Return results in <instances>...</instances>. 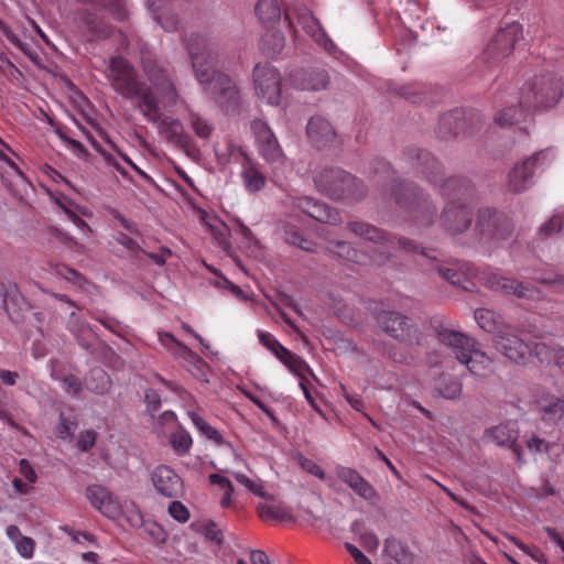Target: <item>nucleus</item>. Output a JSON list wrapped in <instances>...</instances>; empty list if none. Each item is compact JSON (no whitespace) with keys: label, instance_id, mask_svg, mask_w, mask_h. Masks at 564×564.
<instances>
[{"label":"nucleus","instance_id":"33","mask_svg":"<svg viewBox=\"0 0 564 564\" xmlns=\"http://www.w3.org/2000/svg\"><path fill=\"white\" fill-rule=\"evenodd\" d=\"M542 419L550 423H557L564 417V393L561 395H546L540 403Z\"/></svg>","mask_w":564,"mask_h":564},{"label":"nucleus","instance_id":"64","mask_svg":"<svg viewBox=\"0 0 564 564\" xmlns=\"http://www.w3.org/2000/svg\"><path fill=\"white\" fill-rule=\"evenodd\" d=\"M284 236H285V241L289 245L296 246L299 242H301V238L303 237V234L297 227H295L293 225H286L284 227Z\"/></svg>","mask_w":564,"mask_h":564},{"label":"nucleus","instance_id":"47","mask_svg":"<svg viewBox=\"0 0 564 564\" xmlns=\"http://www.w3.org/2000/svg\"><path fill=\"white\" fill-rule=\"evenodd\" d=\"M392 243L388 245V248H393L394 246L398 247L399 250H402L408 253H421L424 257H426L429 260L432 258V254L426 251L424 248H421L416 241L409 239L406 237H397L392 236Z\"/></svg>","mask_w":564,"mask_h":564},{"label":"nucleus","instance_id":"13","mask_svg":"<svg viewBox=\"0 0 564 564\" xmlns=\"http://www.w3.org/2000/svg\"><path fill=\"white\" fill-rule=\"evenodd\" d=\"M142 69L159 96L170 105H175L178 98L171 74L156 58L150 54L141 57Z\"/></svg>","mask_w":564,"mask_h":564},{"label":"nucleus","instance_id":"28","mask_svg":"<svg viewBox=\"0 0 564 564\" xmlns=\"http://www.w3.org/2000/svg\"><path fill=\"white\" fill-rule=\"evenodd\" d=\"M78 15L89 42L105 40L112 35L113 28L99 19L95 12L82 10Z\"/></svg>","mask_w":564,"mask_h":564},{"label":"nucleus","instance_id":"31","mask_svg":"<svg viewBox=\"0 0 564 564\" xmlns=\"http://www.w3.org/2000/svg\"><path fill=\"white\" fill-rule=\"evenodd\" d=\"M348 229L358 237L364 238L373 243L387 246L392 243V235H389L381 228H378L365 221H350L347 225Z\"/></svg>","mask_w":564,"mask_h":564},{"label":"nucleus","instance_id":"53","mask_svg":"<svg viewBox=\"0 0 564 564\" xmlns=\"http://www.w3.org/2000/svg\"><path fill=\"white\" fill-rule=\"evenodd\" d=\"M171 442L175 452L180 455H184L191 448L192 437L186 432H177L172 434Z\"/></svg>","mask_w":564,"mask_h":564},{"label":"nucleus","instance_id":"35","mask_svg":"<svg viewBox=\"0 0 564 564\" xmlns=\"http://www.w3.org/2000/svg\"><path fill=\"white\" fill-rule=\"evenodd\" d=\"M463 384L460 380L452 375H441L434 382V391L442 398L448 400L458 399L462 394Z\"/></svg>","mask_w":564,"mask_h":564},{"label":"nucleus","instance_id":"36","mask_svg":"<svg viewBox=\"0 0 564 564\" xmlns=\"http://www.w3.org/2000/svg\"><path fill=\"white\" fill-rule=\"evenodd\" d=\"M431 264L429 269L436 272L443 280L447 281L454 286L466 289L463 284L467 279L466 275L453 267H447L441 262L436 256H432L430 259Z\"/></svg>","mask_w":564,"mask_h":564},{"label":"nucleus","instance_id":"16","mask_svg":"<svg viewBox=\"0 0 564 564\" xmlns=\"http://www.w3.org/2000/svg\"><path fill=\"white\" fill-rule=\"evenodd\" d=\"M185 42L195 76H198L199 72L214 67L217 52L216 44L210 39L198 32H192Z\"/></svg>","mask_w":564,"mask_h":564},{"label":"nucleus","instance_id":"5","mask_svg":"<svg viewBox=\"0 0 564 564\" xmlns=\"http://www.w3.org/2000/svg\"><path fill=\"white\" fill-rule=\"evenodd\" d=\"M314 182L319 192L332 199L358 202L367 195L364 182L340 167H326Z\"/></svg>","mask_w":564,"mask_h":564},{"label":"nucleus","instance_id":"48","mask_svg":"<svg viewBox=\"0 0 564 564\" xmlns=\"http://www.w3.org/2000/svg\"><path fill=\"white\" fill-rule=\"evenodd\" d=\"M297 23L311 36L315 37L321 32V24L313 13L306 9L297 12Z\"/></svg>","mask_w":564,"mask_h":564},{"label":"nucleus","instance_id":"63","mask_svg":"<svg viewBox=\"0 0 564 564\" xmlns=\"http://www.w3.org/2000/svg\"><path fill=\"white\" fill-rule=\"evenodd\" d=\"M156 20L167 32H173L177 29L178 19L175 14H161L156 17Z\"/></svg>","mask_w":564,"mask_h":564},{"label":"nucleus","instance_id":"23","mask_svg":"<svg viewBox=\"0 0 564 564\" xmlns=\"http://www.w3.org/2000/svg\"><path fill=\"white\" fill-rule=\"evenodd\" d=\"M155 491L165 498H178L184 494L182 478L169 466H158L151 474Z\"/></svg>","mask_w":564,"mask_h":564},{"label":"nucleus","instance_id":"58","mask_svg":"<svg viewBox=\"0 0 564 564\" xmlns=\"http://www.w3.org/2000/svg\"><path fill=\"white\" fill-rule=\"evenodd\" d=\"M18 553L24 558H31L34 554L35 542L29 536H22L14 544Z\"/></svg>","mask_w":564,"mask_h":564},{"label":"nucleus","instance_id":"2","mask_svg":"<svg viewBox=\"0 0 564 564\" xmlns=\"http://www.w3.org/2000/svg\"><path fill=\"white\" fill-rule=\"evenodd\" d=\"M375 317L380 329L404 347L403 349L390 348L389 357L398 364H414L416 358L412 350L421 347L424 341V335L419 326L409 316L398 311L380 310Z\"/></svg>","mask_w":564,"mask_h":564},{"label":"nucleus","instance_id":"8","mask_svg":"<svg viewBox=\"0 0 564 564\" xmlns=\"http://www.w3.org/2000/svg\"><path fill=\"white\" fill-rule=\"evenodd\" d=\"M196 78L226 113L231 115L239 111L240 93L227 74L212 67L199 72Z\"/></svg>","mask_w":564,"mask_h":564},{"label":"nucleus","instance_id":"40","mask_svg":"<svg viewBox=\"0 0 564 564\" xmlns=\"http://www.w3.org/2000/svg\"><path fill=\"white\" fill-rule=\"evenodd\" d=\"M254 11L263 23L275 22L281 17V9L276 0H258Z\"/></svg>","mask_w":564,"mask_h":564},{"label":"nucleus","instance_id":"51","mask_svg":"<svg viewBox=\"0 0 564 564\" xmlns=\"http://www.w3.org/2000/svg\"><path fill=\"white\" fill-rule=\"evenodd\" d=\"M189 122L195 134L202 139L207 140L213 131L212 124L200 117L198 113L192 112L189 115Z\"/></svg>","mask_w":564,"mask_h":564},{"label":"nucleus","instance_id":"41","mask_svg":"<svg viewBox=\"0 0 564 564\" xmlns=\"http://www.w3.org/2000/svg\"><path fill=\"white\" fill-rule=\"evenodd\" d=\"M188 416L192 420L193 424L197 427V430L206 436L208 440L215 442L217 445H224L229 443H226L220 434V432L208 424L199 414H197L194 411L188 412Z\"/></svg>","mask_w":564,"mask_h":564},{"label":"nucleus","instance_id":"6","mask_svg":"<svg viewBox=\"0 0 564 564\" xmlns=\"http://www.w3.org/2000/svg\"><path fill=\"white\" fill-rule=\"evenodd\" d=\"M562 96V78L553 73H544L535 75L523 84L520 89V104L532 110L550 109L560 101Z\"/></svg>","mask_w":564,"mask_h":564},{"label":"nucleus","instance_id":"20","mask_svg":"<svg viewBox=\"0 0 564 564\" xmlns=\"http://www.w3.org/2000/svg\"><path fill=\"white\" fill-rule=\"evenodd\" d=\"M0 303L11 322L20 324L25 321L26 313L31 310L30 303L22 295L15 283L6 285L0 282Z\"/></svg>","mask_w":564,"mask_h":564},{"label":"nucleus","instance_id":"42","mask_svg":"<svg viewBox=\"0 0 564 564\" xmlns=\"http://www.w3.org/2000/svg\"><path fill=\"white\" fill-rule=\"evenodd\" d=\"M246 188L249 192H259L265 186L264 175L257 169L253 163L245 166L241 173Z\"/></svg>","mask_w":564,"mask_h":564},{"label":"nucleus","instance_id":"38","mask_svg":"<svg viewBox=\"0 0 564 564\" xmlns=\"http://www.w3.org/2000/svg\"><path fill=\"white\" fill-rule=\"evenodd\" d=\"M531 111V108L523 107L519 102L518 106H511L501 110L495 120L502 128L510 127L521 122Z\"/></svg>","mask_w":564,"mask_h":564},{"label":"nucleus","instance_id":"24","mask_svg":"<svg viewBox=\"0 0 564 564\" xmlns=\"http://www.w3.org/2000/svg\"><path fill=\"white\" fill-rule=\"evenodd\" d=\"M440 194L448 202L466 203L474 197L476 189L474 184L463 176H443V180L435 185Z\"/></svg>","mask_w":564,"mask_h":564},{"label":"nucleus","instance_id":"18","mask_svg":"<svg viewBox=\"0 0 564 564\" xmlns=\"http://www.w3.org/2000/svg\"><path fill=\"white\" fill-rule=\"evenodd\" d=\"M440 226L449 235L456 236L469 229L473 210L466 203L447 202L438 217Z\"/></svg>","mask_w":564,"mask_h":564},{"label":"nucleus","instance_id":"49","mask_svg":"<svg viewBox=\"0 0 564 564\" xmlns=\"http://www.w3.org/2000/svg\"><path fill=\"white\" fill-rule=\"evenodd\" d=\"M564 228V215L556 214L546 223L540 226L538 236L540 239H546L554 234L560 232Z\"/></svg>","mask_w":564,"mask_h":564},{"label":"nucleus","instance_id":"1","mask_svg":"<svg viewBox=\"0 0 564 564\" xmlns=\"http://www.w3.org/2000/svg\"><path fill=\"white\" fill-rule=\"evenodd\" d=\"M105 74L112 89L122 98L137 100L135 108L148 121L156 122L161 119L159 98L151 86L139 79L137 70L126 58L111 57Z\"/></svg>","mask_w":564,"mask_h":564},{"label":"nucleus","instance_id":"7","mask_svg":"<svg viewBox=\"0 0 564 564\" xmlns=\"http://www.w3.org/2000/svg\"><path fill=\"white\" fill-rule=\"evenodd\" d=\"M196 78L226 113L231 115L239 111L240 93L227 74L212 67L199 72Z\"/></svg>","mask_w":564,"mask_h":564},{"label":"nucleus","instance_id":"60","mask_svg":"<svg viewBox=\"0 0 564 564\" xmlns=\"http://www.w3.org/2000/svg\"><path fill=\"white\" fill-rule=\"evenodd\" d=\"M96 436L97 433L93 430L82 432L77 441V447L83 452L89 451L95 445Z\"/></svg>","mask_w":564,"mask_h":564},{"label":"nucleus","instance_id":"62","mask_svg":"<svg viewBox=\"0 0 564 564\" xmlns=\"http://www.w3.org/2000/svg\"><path fill=\"white\" fill-rule=\"evenodd\" d=\"M300 462L302 468L306 470L308 474L314 475L319 479L325 478V471L312 459L301 456Z\"/></svg>","mask_w":564,"mask_h":564},{"label":"nucleus","instance_id":"25","mask_svg":"<svg viewBox=\"0 0 564 564\" xmlns=\"http://www.w3.org/2000/svg\"><path fill=\"white\" fill-rule=\"evenodd\" d=\"M296 206L318 223L332 226L341 223L340 214L336 208L330 207L326 203L315 200L312 197L304 196L297 198Z\"/></svg>","mask_w":564,"mask_h":564},{"label":"nucleus","instance_id":"11","mask_svg":"<svg viewBox=\"0 0 564 564\" xmlns=\"http://www.w3.org/2000/svg\"><path fill=\"white\" fill-rule=\"evenodd\" d=\"M479 122V115L473 111L466 112L464 110L454 109L440 118L435 132L440 140L449 141L459 135L473 134L478 129L476 126Z\"/></svg>","mask_w":564,"mask_h":564},{"label":"nucleus","instance_id":"3","mask_svg":"<svg viewBox=\"0 0 564 564\" xmlns=\"http://www.w3.org/2000/svg\"><path fill=\"white\" fill-rule=\"evenodd\" d=\"M394 203L423 227L432 226L438 217L437 206L430 194L417 184L403 178H394L390 187Z\"/></svg>","mask_w":564,"mask_h":564},{"label":"nucleus","instance_id":"27","mask_svg":"<svg viewBox=\"0 0 564 564\" xmlns=\"http://www.w3.org/2000/svg\"><path fill=\"white\" fill-rule=\"evenodd\" d=\"M306 134L313 145L318 149L333 144L336 139V131L330 122L319 116H314L308 120Z\"/></svg>","mask_w":564,"mask_h":564},{"label":"nucleus","instance_id":"21","mask_svg":"<svg viewBox=\"0 0 564 564\" xmlns=\"http://www.w3.org/2000/svg\"><path fill=\"white\" fill-rule=\"evenodd\" d=\"M486 284L492 291L501 292L503 294H512L518 299L535 301L542 297V292L538 288L518 281L513 278L491 274L487 278Z\"/></svg>","mask_w":564,"mask_h":564},{"label":"nucleus","instance_id":"9","mask_svg":"<svg viewBox=\"0 0 564 564\" xmlns=\"http://www.w3.org/2000/svg\"><path fill=\"white\" fill-rule=\"evenodd\" d=\"M196 78L226 113L231 115L239 111L240 93L227 74L212 67L199 72Z\"/></svg>","mask_w":564,"mask_h":564},{"label":"nucleus","instance_id":"34","mask_svg":"<svg viewBox=\"0 0 564 564\" xmlns=\"http://www.w3.org/2000/svg\"><path fill=\"white\" fill-rule=\"evenodd\" d=\"M478 326L487 333L498 335L507 324H505L501 315L495 311L487 308H477L474 313Z\"/></svg>","mask_w":564,"mask_h":564},{"label":"nucleus","instance_id":"39","mask_svg":"<svg viewBox=\"0 0 564 564\" xmlns=\"http://www.w3.org/2000/svg\"><path fill=\"white\" fill-rule=\"evenodd\" d=\"M86 388L96 394H104L111 388L110 377L104 369L93 368L86 379Z\"/></svg>","mask_w":564,"mask_h":564},{"label":"nucleus","instance_id":"45","mask_svg":"<svg viewBox=\"0 0 564 564\" xmlns=\"http://www.w3.org/2000/svg\"><path fill=\"white\" fill-rule=\"evenodd\" d=\"M2 34L6 36V39L12 44L14 45L17 48H19L21 52H23L34 64L39 65L40 64V61H41V57L40 55L31 50V47L29 46V44L22 42L18 36L17 34L9 28V25L7 24L2 30H1Z\"/></svg>","mask_w":564,"mask_h":564},{"label":"nucleus","instance_id":"14","mask_svg":"<svg viewBox=\"0 0 564 564\" xmlns=\"http://www.w3.org/2000/svg\"><path fill=\"white\" fill-rule=\"evenodd\" d=\"M492 345L505 358L518 365H525L532 356L531 344L518 336L510 325L494 336Z\"/></svg>","mask_w":564,"mask_h":564},{"label":"nucleus","instance_id":"12","mask_svg":"<svg viewBox=\"0 0 564 564\" xmlns=\"http://www.w3.org/2000/svg\"><path fill=\"white\" fill-rule=\"evenodd\" d=\"M402 159L430 184H438L445 175L443 164L427 150L415 145L406 147L402 151Z\"/></svg>","mask_w":564,"mask_h":564},{"label":"nucleus","instance_id":"52","mask_svg":"<svg viewBox=\"0 0 564 564\" xmlns=\"http://www.w3.org/2000/svg\"><path fill=\"white\" fill-rule=\"evenodd\" d=\"M258 337L260 343L269 350H271L278 359L281 358V355L286 354L289 350L269 333L259 332Z\"/></svg>","mask_w":564,"mask_h":564},{"label":"nucleus","instance_id":"55","mask_svg":"<svg viewBox=\"0 0 564 564\" xmlns=\"http://www.w3.org/2000/svg\"><path fill=\"white\" fill-rule=\"evenodd\" d=\"M334 252L349 261H355L358 254L357 250L349 242L340 240L334 242Z\"/></svg>","mask_w":564,"mask_h":564},{"label":"nucleus","instance_id":"37","mask_svg":"<svg viewBox=\"0 0 564 564\" xmlns=\"http://www.w3.org/2000/svg\"><path fill=\"white\" fill-rule=\"evenodd\" d=\"M162 133L166 139L180 147H186L188 144V137L184 133L182 123L178 120L164 118L160 122Z\"/></svg>","mask_w":564,"mask_h":564},{"label":"nucleus","instance_id":"22","mask_svg":"<svg viewBox=\"0 0 564 564\" xmlns=\"http://www.w3.org/2000/svg\"><path fill=\"white\" fill-rule=\"evenodd\" d=\"M545 151H539L517 164L509 173V188L513 193H521L532 184L535 167L544 164Z\"/></svg>","mask_w":564,"mask_h":564},{"label":"nucleus","instance_id":"26","mask_svg":"<svg viewBox=\"0 0 564 564\" xmlns=\"http://www.w3.org/2000/svg\"><path fill=\"white\" fill-rule=\"evenodd\" d=\"M291 79L302 90H322L329 83L328 73L323 68L297 69L291 74Z\"/></svg>","mask_w":564,"mask_h":564},{"label":"nucleus","instance_id":"44","mask_svg":"<svg viewBox=\"0 0 564 564\" xmlns=\"http://www.w3.org/2000/svg\"><path fill=\"white\" fill-rule=\"evenodd\" d=\"M2 34L6 36V39L12 44L14 45L17 48H19L21 52H23L34 64L39 65L40 64V61H41V57L40 55L31 50V47L29 46V44L22 42L18 36L17 34L9 28V25L7 24L2 30H1Z\"/></svg>","mask_w":564,"mask_h":564},{"label":"nucleus","instance_id":"43","mask_svg":"<svg viewBox=\"0 0 564 564\" xmlns=\"http://www.w3.org/2000/svg\"><path fill=\"white\" fill-rule=\"evenodd\" d=\"M258 513L262 520L294 521L286 508L275 505L259 503Z\"/></svg>","mask_w":564,"mask_h":564},{"label":"nucleus","instance_id":"30","mask_svg":"<svg viewBox=\"0 0 564 564\" xmlns=\"http://www.w3.org/2000/svg\"><path fill=\"white\" fill-rule=\"evenodd\" d=\"M86 497L91 506L106 517H115L119 511L118 503L113 500L112 495L100 485L88 486Z\"/></svg>","mask_w":564,"mask_h":564},{"label":"nucleus","instance_id":"50","mask_svg":"<svg viewBox=\"0 0 564 564\" xmlns=\"http://www.w3.org/2000/svg\"><path fill=\"white\" fill-rule=\"evenodd\" d=\"M279 360L283 362L292 372L300 377L303 376V371L305 369H308L305 361L300 356L293 354L290 350H288L286 354L281 355Z\"/></svg>","mask_w":564,"mask_h":564},{"label":"nucleus","instance_id":"17","mask_svg":"<svg viewBox=\"0 0 564 564\" xmlns=\"http://www.w3.org/2000/svg\"><path fill=\"white\" fill-rule=\"evenodd\" d=\"M253 83L259 98L272 106L280 104L281 75L275 67L269 64L256 65L253 68Z\"/></svg>","mask_w":564,"mask_h":564},{"label":"nucleus","instance_id":"56","mask_svg":"<svg viewBox=\"0 0 564 564\" xmlns=\"http://www.w3.org/2000/svg\"><path fill=\"white\" fill-rule=\"evenodd\" d=\"M232 476L235 477V479L243 485L249 491H251L252 494L259 496V497H262V498H268L269 496L263 491L262 487L254 484L249 477H247L246 475L241 474V473H232Z\"/></svg>","mask_w":564,"mask_h":564},{"label":"nucleus","instance_id":"29","mask_svg":"<svg viewBox=\"0 0 564 564\" xmlns=\"http://www.w3.org/2000/svg\"><path fill=\"white\" fill-rule=\"evenodd\" d=\"M338 478L344 481L359 497L372 501L378 498L376 489L355 469L341 467L337 471Z\"/></svg>","mask_w":564,"mask_h":564},{"label":"nucleus","instance_id":"57","mask_svg":"<svg viewBox=\"0 0 564 564\" xmlns=\"http://www.w3.org/2000/svg\"><path fill=\"white\" fill-rule=\"evenodd\" d=\"M384 552L395 562H401L403 556V549L400 542L394 538H387L384 540Z\"/></svg>","mask_w":564,"mask_h":564},{"label":"nucleus","instance_id":"32","mask_svg":"<svg viewBox=\"0 0 564 564\" xmlns=\"http://www.w3.org/2000/svg\"><path fill=\"white\" fill-rule=\"evenodd\" d=\"M487 435L498 446L510 447L514 453L520 454L519 448L516 446L518 431L514 429L513 424L496 425L487 430Z\"/></svg>","mask_w":564,"mask_h":564},{"label":"nucleus","instance_id":"54","mask_svg":"<svg viewBox=\"0 0 564 564\" xmlns=\"http://www.w3.org/2000/svg\"><path fill=\"white\" fill-rule=\"evenodd\" d=\"M169 514L176 521L185 523L189 519L188 509L178 500H174L167 508Z\"/></svg>","mask_w":564,"mask_h":564},{"label":"nucleus","instance_id":"4","mask_svg":"<svg viewBox=\"0 0 564 564\" xmlns=\"http://www.w3.org/2000/svg\"><path fill=\"white\" fill-rule=\"evenodd\" d=\"M437 339L452 349L460 364L466 365L468 371L475 376H485L492 362L491 358L476 347V341L465 334L443 326L435 328Z\"/></svg>","mask_w":564,"mask_h":564},{"label":"nucleus","instance_id":"61","mask_svg":"<svg viewBox=\"0 0 564 564\" xmlns=\"http://www.w3.org/2000/svg\"><path fill=\"white\" fill-rule=\"evenodd\" d=\"M204 535L206 540L215 542L218 545H220L224 541L223 532L218 529L214 521H209L207 524H205Z\"/></svg>","mask_w":564,"mask_h":564},{"label":"nucleus","instance_id":"59","mask_svg":"<svg viewBox=\"0 0 564 564\" xmlns=\"http://www.w3.org/2000/svg\"><path fill=\"white\" fill-rule=\"evenodd\" d=\"M534 280L544 285L564 289V274L561 273H547L535 276Z\"/></svg>","mask_w":564,"mask_h":564},{"label":"nucleus","instance_id":"46","mask_svg":"<svg viewBox=\"0 0 564 564\" xmlns=\"http://www.w3.org/2000/svg\"><path fill=\"white\" fill-rule=\"evenodd\" d=\"M2 34L6 36V39L12 44L14 45L17 48H19L21 52H23L34 64L39 65L40 64V61H41V57L40 55L31 50V47L29 46V44L22 42L18 36L17 34L9 28V25L7 24L2 30H1Z\"/></svg>","mask_w":564,"mask_h":564},{"label":"nucleus","instance_id":"10","mask_svg":"<svg viewBox=\"0 0 564 564\" xmlns=\"http://www.w3.org/2000/svg\"><path fill=\"white\" fill-rule=\"evenodd\" d=\"M475 229L482 239L506 240L512 235L514 226L505 213L486 206L477 212Z\"/></svg>","mask_w":564,"mask_h":564},{"label":"nucleus","instance_id":"19","mask_svg":"<svg viewBox=\"0 0 564 564\" xmlns=\"http://www.w3.org/2000/svg\"><path fill=\"white\" fill-rule=\"evenodd\" d=\"M251 130L256 137L261 156L275 167L283 164L282 149L268 123L261 119H256L251 122Z\"/></svg>","mask_w":564,"mask_h":564},{"label":"nucleus","instance_id":"15","mask_svg":"<svg viewBox=\"0 0 564 564\" xmlns=\"http://www.w3.org/2000/svg\"><path fill=\"white\" fill-rule=\"evenodd\" d=\"M522 36V28L512 22L500 29L484 51V58L490 65H497L507 58Z\"/></svg>","mask_w":564,"mask_h":564}]
</instances>
